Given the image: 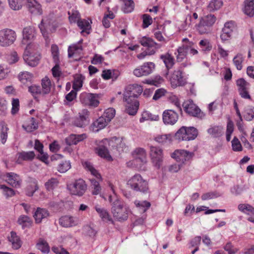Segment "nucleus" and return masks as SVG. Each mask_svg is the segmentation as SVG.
Instances as JSON below:
<instances>
[{"mask_svg":"<svg viewBox=\"0 0 254 254\" xmlns=\"http://www.w3.org/2000/svg\"><path fill=\"white\" fill-rule=\"evenodd\" d=\"M142 92V87L137 84H129L125 87L123 93V101L126 103V113L131 116L136 115L139 106L137 98Z\"/></svg>","mask_w":254,"mask_h":254,"instance_id":"1","label":"nucleus"},{"mask_svg":"<svg viewBox=\"0 0 254 254\" xmlns=\"http://www.w3.org/2000/svg\"><path fill=\"white\" fill-rule=\"evenodd\" d=\"M109 201L112 203V212L114 217L119 221L127 220L129 211V208L121 199L115 195H109Z\"/></svg>","mask_w":254,"mask_h":254,"instance_id":"2","label":"nucleus"},{"mask_svg":"<svg viewBox=\"0 0 254 254\" xmlns=\"http://www.w3.org/2000/svg\"><path fill=\"white\" fill-rule=\"evenodd\" d=\"M127 185L133 190L143 193L149 192L147 181L142 178L139 174H136L131 177L127 183Z\"/></svg>","mask_w":254,"mask_h":254,"instance_id":"3","label":"nucleus"},{"mask_svg":"<svg viewBox=\"0 0 254 254\" xmlns=\"http://www.w3.org/2000/svg\"><path fill=\"white\" fill-rule=\"evenodd\" d=\"M139 43L143 47L147 48V52H143L137 56L138 59L141 60L144 59L146 55H154L155 50L160 48L162 45L155 42L152 39L146 37H143L139 40Z\"/></svg>","mask_w":254,"mask_h":254,"instance_id":"4","label":"nucleus"},{"mask_svg":"<svg viewBox=\"0 0 254 254\" xmlns=\"http://www.w3.org/2000/svg\"><path fill=\"white\" fill-rule=\"evenodd\" d=\"M198 135L197 129L193 127H182L175 133V138L179 141L194 140Z\"/></svg>","mask_w":254,"mask_h":254,"instance_id":"5","label":"nucleus"},{"mask_svg":"<svg viewBox=\"0 0 254 254\" xmlns=\"http://www.w3.org/2000/svg\"><path fill=\"white\" fill-rule=\"evenodd\" d=\"M87 187L85 182L81 179L76 180L67 186V189L72 195L78 196H81L84 194Z\"/></svg>","mask_w":254,"mask_h":254,"instance_id":"6","label":"nucleus"},{"mask_svg":"<svg viewBox=\"0 0 254 254\" xmlns=\"http://www.w3.org/2000/svg\"><path fill=\"white\" fill-rule=\"evenodd\" d=\"M16 38V33L12 29L6 28L0 30V46L8 47L14 43Z\"/></svg>","mask_w":254,"mask_h":254,"instance_id":"7","label":"nucleus"},{"mask_svg":"<svg viewBox=\"0 0 254 254\" xmlns=\"http://www.w3.org/2000/svg\"><path fill=\"white\" fill-rule=\"evenodd\" d=\"M186 66V64L182 63L180 66L175 70L170 78L171 85L174 87L184 86L186 83V78L183 75V67Z\"/></svg>","mask_w":254,"mask_h":254,"instance_id":"8","label":"nucleus"},{"mask_svg":"<svg viewBox=\"0 0 254 254\" xmlns=\"http://www.w3.org/2000/svg\"><path fill=\"white\" fill-rule=\"evenodd\" d=\"M149 154L153 165L157 169H159L163 162V150L159 147L151 145L150 146Z\"/></svg>","mask_w":254,"mask_h":254,"instance_id":"9","label":"nucleus"},{"mask_svg":"<svg viewBox=\"0 0 254 254\" xmlns=\"http://www.w3.org/2000/svg\"><path fill=\"white\" fill-rule=\"evenodd\" d=\"M184 111L190 116L202 119L205 117V114L201 112L199 107L194 104L191 100L185 102L183 105Z\"/></svg>","mask_w":254,"mask_h":254,"instance_id":"10","label":"nucleus"},{"mask_svg":"<svg viewBox=\"0 0 254 254\" xmlns=\"http://www.w3.org/2000/svg\"><path fill=\"white\" fill-rule=\"evenodd\" d=\"M31 44H27L23 54V60L28 65L34 67L38 64L40 56L31 52Z\"/></svg>","mask_w":254,"mask_h":254,"instance_id":"11","label":"nucleus"},{"mask_svg":"<svg viewBox=\"0 0 254 254\" xmlns=\"http://www.w3.org/2000/svg\"><path fill=\"white\" fill-rule=\"evenodd\" d=\"M98 94L87 92H83L79 96V100L82 104L93 107L98 106Z\"/></svg>","mask_w":254,"mask_h":254,"instance_id":"12","label":"nucleus"},{"mask_svg":"<svg viewBox=\"0 0 254 254\" xmlns=\"http://www.w3.org/2000/svg\"><path fill=\"white\" fill-rule=\"evenodd\" d=\"M155 67V65L153 63H145L142 65L135 68L133 70V74L137 77L147 76L153 72Z\"/></svg>","mask_w":254,"mask_h":254,"instance_id":"13","label":"nucleus"},{"mask_svg":"<svg viewBox=\"0 0 254 254\" xmlns=\"http://www.w3.org/2000/svg\"><path fill=\"white\" fill-rule=\"evenodd\" d=\"M236 84L238 87V91L241 97L244 99H250L251 96L248 91L250 84L243 78L238 79L236 81Z\"/></svg>","mask_w":254,"mask_h":254,"instance_id":"14","label":"nucleus"},{"mask_svg":"<svg viewBox=\"0 0 254 254\" xmlns=\"http://www.w3.org/2000/svg\"><path fill=\"white\" fill-rule=\"evenodd\" d=\"M178 114L173 110H166L162 115L163 121L165 125H174L178 120Z\"/></svg>","mask_w":254,"mask_h":254,"instance_id":"15","label":"nucleus"},{"mask_svg":"<svg viewBox=\"0 0 254 254\" xmlns=\"http://www.w3.org/2000/svg\"><path fill=\"white\" fill-rule=\"evenodd\" d=\"M193 153L185 150H176L172 154L171 157L177 161H186L190 160Z\"/></svg>","mask_w":254,"mask_h":254,"instance_id":"16","label":"nucleus"},{"mask_svg":"<svg viewBox=\"0 0 254 254\" xmlns=\"http://www.w3.org/2000/svg\"><path fill=\"white\" fill-rule=\"evenodd\" d=\"M87 111H83L82 114L79 113V117L76 118L73 122L74 125L80 127H84L89 123V115Z\"/></svg>","mask_w":254,"mask_h":254,"instance_id":"17","label":"nucleus"},{"mask_svg":"<svg viewBox=\"0 0 254 254\" xmlns=\"http://www.w3.org/2000/svg\"><path fill=\"white\" fill-rule=\"evenodd\" d=\"M27 7L32 14L41 15L43 13L41 5L36 0H27Z\"/></svg>","mask_w":254,"mask_h":254,"instance_id":"18","label":"nucleus"},{"mask_svg":"<svg viewBox=\"0 0 254 254\" xmlns=\"http://www.w3.org/2000/svg\"><path fill=\"white\" fill-rule=\"evenodd\" d=\"M234 29L235 27L232 22H226L222 30V33L220 35L221 40L223 41L228 40L231 37Z\"/></svg>","mask_w":254,"mask_h":254,"instance_id":"19","label":"nucleus"},{"mask_svg":"<svg viewBox=\"0 0 254 254\" xmlns=\"http://www.w3.org/2000/svg\"><path fill=\"white\" fill-rule=\"evenodd\" d=\"M87 138L85 133L81 134H71L68 137L66 138L65 142L68 145H76L78 142L83 141Z\"/></svg>","mask_w":254,"mask_h":254,"instance_id":"20","label":"nucleus"},{"mask_svg":"<svg viewBox=\"0 0 254 254\" xmlns=\"http://www.w3.org/2000/svg\"><path fill=\"white\" fill-rule=\"evenodd\" d=\"M59 224L63 227H70L77 224L76 218L67 215L63 216L59 219Z\"/></svg>","mask_w":254,"mask_h":254,"instance_id":"21","label":"nucleus"},{"mask_svg":"<svg viewBox=\"0 0 254 254\" xmlns=\"http://www.w3.org/2000/svg\"><path fill=\"white\" fill-rule=\"evenodd\" d=\"M109 144L113 148L115 147V149H116L119 152L123 151L127 148L123 137L120 138L114 137L109 142Z\"/></svg>","mask_w":254,"mask_h":254,"instance_id":"22","label":"nucleus"},{"mask_svg":"<svg viewBox=\"0 0 254 254\" xmlns=\"http://www.w3.org/2000/svg\"><path fill=\"white\" fill-rule=\"evenodd\" d=\"M108 123L105 117L101 116L92 124L91 127L93 131L97 132L106 127Z\"/></svg>","mask_w":254,"mask_h":254,"instance_id":"23","label":"nucleus"},{"mask_svg":"<svg viewBox=\"0 0 254 254\" xmlns=\"http://www.w3.org/2000/svg\"><path fill=\"white\" fill-rule=\"evenodd\" d=\"M50 214L48 210L45 208L38 207L35 212L33 217L36 223H40L42 220L47 218Z\"/></svg>","mask_w":254,"mask_h":254,"instance_id":"24","label":"nucleus"},{"mask_svg":"<svg viewBox=\"0 0 254 254\" xmlns=\"http://www.w3.org/2000/svg\"><path fill=\"white\" fill-rule=\"evenodd\" d=\"M7 178L6 181L13 187L19 188L21 185V181L19 176L14 173H6L5 176Z\"/></svg>","mask_w":254,"mask_h":254,"instance_id":"25","label":"nucleus"},{"mask_svg":"<svg viewBox=\"0 0 254 254\" xmlns=\"http://www.w3.org/2000/svg\"><path fill=\"white\" fill-rule=\"evenodd\" d=\"M160 58L163 61L165 64L167 72L166 75L168 74V70L171 68L174 64V59L173 57L169 53H167L164 55H161Z\"/></svg>","mask_w":254,"mask_h":254,"instance_id":"26","label":"nucleus"},{"mask_svg":"<svg viewBox=\"0 0 254 254\" xmlns=\"http://www.w3.org/2000/svg\"><path fill=\"white\" fill-rule=\"evenodd\" d=\"M243 10L244 13L248 16H253L254 15V0H245Z\"/></svg>","mask_w":254,"mask_h":254,"instance_id":"27","label":"nucleus"},{"mask_svg":"<svg viewBox=\"0 0 254 254\" xmlns=\"http://www.w3.org/2000/svg\"><path fill=\"white\" fill-rule=\"evenodd\" d=\"M17 223L22 226V229L30 228L33 224V221L29 216L25 215H20L17 220Z\"/></svg>","mask_w":254,"mask_h":254,"instance_id":"28","label":"nucleus"},{"mask_svg":"<svg viewBox=\"0 0 254 254\" xmlns=\"http://www.w3.org/2000/svg\"><path fill=\"white\" fill-rule=\"evenodd\" d=\"M9 241L12 244V248L15 250L19 249L22 246V242L20 237L17 235L15 232H10V237L8 238Z\"/></svg>","mask_w":254,"mask_h":254,"instance_id":"29","label":"nucleus"},{"mask_svg":"<svg viewBox=\"0 0 254 254\" xmlns=\"http://www.w3.org/2000/svg\"><path fill=\"white\" fill-rule=\"evenodd\" d=\"M95 210L99 214L100 217L101 218L102 220L106 222H110L112 224L114 223V221L108 212L105 209L103 208H101L97 206H95Z\"/></svg>","mask_w":254,"mask_h":254,"instance_id":"30","label":"nucleus"},{"mask_svg":"<svg viewBox=\"0 0 254 254\" xmlns=\"http://www.w3.org/2000/svg\"><path fill=\"white\" fill-rule=\"evenodd\" d=\"M188 43L183 44L179 47L177 50L178 54L177 56V60L178 62H181L189 54Z\"/></svg>","mask_w":254,"mask_h":254,"instance_id":"31","label":"nucleus"},{"mask_svg":"<svg viewBox=\"0 0 254 254\" xmlns=\"http://www.w3.org/2000/svg\"><path fill=\"white\" fill-rule=\"evenodd\" d=\"M0 138L2 144H4L7 139L8 134L7 131L9 128L7 125L4 122H0Z\"/></svg>","mask_w":254,"mask_h":254,"instance_id":"32","label":"nucleus"},{"mask_svg":"<svg viewBox=\"0 0 254 254\" xmlns=\"http://www.w3.org/2000/svg\"><path fill=\"white\" fill-rule=\"evenodd\" d=\"M72 88L74 90H79L82 87L85 77L81 74H75L73 76Z\"/></svg>","mask_w":254,"mask_h":254,"instance_id":"33","label":"nucleus"},{"mask_svg":"<svg viewBox=\"0 0 254 254\" xmlns=\"http://www.w3.org/2000/svg\"><path fill=\"white\" fill-rule=\"evenodd\" d=\"M95 151L100 157L106 158L108 160H112L111 156L109 154L108 149L104 145H100L95 148Z\"/></svg>","mask_w":254,"mask_h":254,"instance_id":"34","label":"nucleus"},{"mask_svg":"<svg viewBox=\"0 0 254 254\" xmlns=\"http://www.w3.org/2000/svg\"><path fill=\"white\" fill-rule=\"evenodd\" d=\"M41 85L42 95H45L48 94L51 91V80L47 76H45L42 79Z\"/></svg>","mask_w":254,"mask_h":254,"instance_id":"35","label":"nucleus"},{"mask_svg":"<svg viewBox=\"0 0 254 254\" xmlns=\"http://www.w3.org/2000/svg\"><path fill=\"white\" fill-rule=\"evenodd\" d=\"M36 248L44 254H48L50 252V246L48 243L42 238L39 239L36 245Z\"/></svg>","mask_w":254,"mask_h":254,"instance_id":"36","label":"nucleus"},{"mask_svg":"<svg viewBox=\"0 0 254 254\" xmlns=\"http://www.w3.org/2000/svg\"><path fill=\"white\" fill-rule=\"evenodd\" d=\"M18 161H32L35 157V154L33 151H22L18 153Z\"/></svg>","mask_w":254,"mask_h":254,"instance_id":"37","label":"nucleus"},{"mask_svg":"<svg viewBox=\"0 0 254 254\" xmlns=\"http://www.w3.org/2000/svg\"><path fill=\"white\" fill-rule=\"evenodd\" d=\"M22 127L27 132H30L37 129L38 127V125L36 122V119L33 117H31L29 119V124L27 125H23Z\"/></svg>","mask_w":254,"mask_h":254,"instance_id":"38","label":"nucleus"},{"mask_svg":"<svg viewBox=\"0 0 254 254\" xmlns=\"http://www.w3.org/2000/svg\"><path fill=\"white\" fill-rule=\"evenodd\" d=\"M159 120V117L158 115H152L151 113L148 111H144L143 112L141 115V117L139 119L140 123H143L145 121L151 120V121H158Z\"/></svg>","mask_w":254,"mask_h":254,"instance_id":"39","label":"nucleus"},{"mask_svg":"<svg viewBox=\"0 0 254 254\" xmlns=\"http://www.w3.org/2000/svg\"><path fill=\"white\" fill-rule=\"evenodd\" d=\"M71 168V163L69 160H63L58 165L57 169L59 172L64 173Z\"/></svg>","mask_w":254,"mask_h":254,"instance_id":"40","label":"nucleus"},{"mask_svg":"<svg viewBox=\"0 0 254 254\" xmlns=\"http://www.w3.org/2000/svg\"><path fill=\"white\" fill-rule=\"evenodd\" d=\"M77 26L82 30L81 33L85 32L86 34L90 33L91 25L88 21L85 19H79L77 22Z\"/></svg>","mask_w":254,"mask_h":254,"instance_id":"41","label":"nucleus"},{"mask_svg":"<svg viewBox=\"0 0 254 254\" xmlns=\"http://www.w3.org/2000/svg\"><path fill=\"white\" fill-rule=\"evenodd\" d=\"M59 184V181L57 178H51L45 184L47 190L50 191L56 188Z\"/></svg>","mask_w":254,"mask_h":254,"instance_id":"42","label":"nucleus"},{"mask_svg":"<svg viewBox=\"0 0 254 254\" xmlns=\"http://www.w3.org/2000/svg\"><path fill=\"white\" fill-rule=\"evenodd\" d=\"M197 30L200 34H204L210 33L212 28L200 20L199 23L197 25Z\"/></svg>","mask_w":254,"mask_h":254,"instance_id":"43","label":"nucleus"},{"mask_svg":"<svg viewBox=\"0 0 254 254\" xmlns=\"http://www.w3.org/2000/svg\"><path fill=\"white\" fill-rule=\"evenodd\" d=\"M34 36V30L32 27H25L23 30V42L25 40H31Z\"/></svg>","mask_w":254,"mask_h":254,"instance_id":"44","label":"nucleus"},{"mask_svg":"<svg viewBox=\"0 0 254 254\" xmlns=\"http://www.w3.org/2000/svg\"><path fill=\"white\" fill-rule=\"evenodd\" d=\"M124 5L122 10L125 13L132 12L134 8V3L132 0H123Z\"/></svg>","mask_w":254,"mask_h":254,"instance_id":"45","label":"nucleus"},{"mask_svg":"<svg viewBox=\"0 0 254 254\" xmlns=\"http://www.w3.org/2000/svg\"><path fill=\"white\" fill-rule=\"evenodd\" d=\"M207 132L214 137H219L223 134V127L220 126H215L208 129Z\"/></svg>","mask_w":254,"mask_h":254,"instance_id":"46","label":"nucleus"},{"mask_svg":"<svg viewBox=\"0 0 254 254\" xmlns=\"http://www.w3.org/2000/svg\"><path fill=\"white\" fill-rule=\"evenodd\" d=\"M34 185H29L25 189V194L27 196H32L34 192L39 189L38 182L36 180L33 182Z\"/></svg>","mask_w":254,"mask_h":254,"instance_id":"47","label":"nucleus"},{"mask_svg":"<svg viewBox=\"0 0 254 254\" xmlns=\"http://www.w3.org/2000/svg\"><path fill=\"white\" fill-rule=\"evenodd\" d=\"M154 140L161 144L170 143L171 141V135L170 134L158 135L155 137Z\"/></svg>","mask_w":254,"mask_h":254,"instance_id":"48","label":"nucleus"},{"mask_svg":"<svg viewBox=\"0 0 254 254\" xmlns=\"http://www.w3.org/2000/svg\"><path fill=\"white\" fill-rule=\"evenodd\" d=\"M25 0H8L9 7L14 10L20 9Z\"/></svg>","mask_w":254,"mask_h":254,"instance_id":"49","label":"nucleus"},{"mask_svg":"<svg viewBox=\"0 0 254 254\" xmlns=\"http://www.w3.org/2000/svg\"><path fill=\"white\" fill-rule=\"evenodd\" d=\"M32 78V74L27 71L22 72L18 75L19 80L23 84L31 83Z\"/></svg>","mask_w":254,"mask_h":254,"instance_id":"50","label":"nucleus"},{"mask_svg":"<svg viewBox=\"0 0 254 254\" xmlns=\"http://www.w3.org/2000/svg\"><path fill=\"white\" fill-rule=\"evenodd\" d=\"M84 166L87 170L90 171L91 174L93 176H95L97 179H101V175L99 173L98 171L94 168L90 162H85L84 164Z\"/></svg>","mask_w":254,"mask_h":254,"instance_id":"51","label":"nucleus"},{"mask_svg":"<svg viewBox=\"0 0 254 254\" xmlns=\"http://www.w3.org/2000/svg\"><path fill=\"white\" fill-rule=\"evenodd\" d=\"M244 118L247 121H251L254 119V107H249L245 109Z\"/></svg>","mask_w":254,"mask_h":254,"instance_id":"52","label":"nucleus"},{"mask_svg":"<svg viewBox=\"0 0 254 254\" xmlns=\"http://www.w3.org/2000/svg\"><path fill=\"white\" fill-rule=\"evenodd\" d=\"M200 20L212 28L216 20V17L214 15L210 14L201 17Z\"/></svg>","mask_w":254,"mask_h":254,"instance_id":"53","label":"nucleus"},{"mask_svg":"<svg viewBox=\"0 0 254 254\" xmlns=\"http://www.w3.org/2000/svg\"><path fill=\"white\" fill-rule=\"evenodd\" d=\"M223 5V2L221 0H213L209 3L208 8L209 11H213L219 9Z\"/></svg>","mask_w":254,"mask_h":254,"instance_id":"54","label":"nucleus"},{"mask_svg":"<svg viewBox=\"0 0 254 254\" xmlns=\"http://www.w3.org/2000/svg\"><path fill=\"white\" fill-rule=\"evenodd\" d=\"M240 211L248 214H254V208L248 204H240L238 205Z\"/></svg>","mask_w":254,"mask_h":254,"instance_id":"55","label":"nucleus"},{"mask_svg":"<svg viewBox=\"0 0 254 254\" xmlns=\"http://www.w3.org/2000/svg\"><path fill=\"white\" fill-rule=\"evenodd\" d=\"M90 181L91 184V187L93 189L92 193L93 195H97L99 194L101 190V188L99 182L94 179H91Z\"/></svg>","mask_w":254,"mask_h":254,"instance_id":"56","label":"nucleus"},{"mask_svg":"<svg viewBox=\"0 0 254 254\" xmlns=\"http://www.w3.org/2000/svg\"><path fill=\"white\" fill-rule=\"evenodd\" d=\"M28 91L35 98V96L38 94H42V89L40 86L35 84L28 85Z\"/></svg>","mask_w":254,"mask_h":254,"instance_id":"57","label":"nucleus"},{"mask_svg":"<svg viewBox=\"0 0 254 254\" xmlns=\"http://www.w3.org/2000/svg\"><path fill=\"white\" fill-rule=\"evenodd\" d=\"M233 63L238 70H241L242 68V63L243 61V57L242 54H238L233 58Z\"/></svg>","mask_w":254,"mask_h":254,"instance_id":"58","label":"nucleus"},{"mask_svg":"<svg viewBox=\"0 0 254 254\" xmlns=\"http://www.w3.org/2000/svg\"><path fill=\"white\" fill-rule=\"evenodd\" d=\"M0 189L3 190L4 195L6 197H11L15 194V191L12 189L4 185H0Z\"/></svg>","mask_w":254,"mask_h":254,"instance_id":"59","label":"nucleus"},{"mask_svg":"<svg viewBox=\"0 0 254 254\" xmlns=\"http://www.w3.org/2000/svg\"><path fill=\"white\" fill-rule=\"evenodd\" d=\"M115 110L112 108H110L105 111L103 117H105L106 118V120L108 122H110L111 120L115 117Z\"/></svg>","mask_w":254,"mask_h":254,"instance_id":"60","label":"nucleus"},{"mask_svg":"<svg viewBox=\"0 0 254 254\" xmlns=\"http://www.w3.org/2000/svg\"><path fill=\"white\" fill-rule=\"evenodd\" d=\"M143 23L142 27L143 29L147 28L152 23V18L150 15L144 14L142 15Z\"/></svg>","mask_w":254,"mask_h":254,"instance_id":"61","label":"nucleus"},{"mask_svg":"<svg viewBox=\"0 0 254 254\" xmlns=\"http://www.w3.org/2000/svg\"><path fill=\"white\" fill-rule=\"evenodd\" d=\"M220 195L221 194L216 191H210L203 194L201 196V199L203 200H205L207 199H212L213 198H216L220 196Z\"/></svg>","mask_w":254,"mask_h":254,"instance_id":"62","label":"nucleus"},{"mask_svg":"<svg viewBox=\"0 0 254 254\" xmlns=\"http://www.w3.org/2000/svg\"><path fill=\"white\" fill-rule=\"evenodd\" d=\"M82 48L81 46H78L76 44H73L69 46L68 48V57L69 58L72 57L75 52L79 50H82Z\"/></svg>","mask_w":254,"mask_h":254,"instance_id":"63","label":"nucleus"},{"mask_svg":"<svg viewBox=\"0 0 254 254\" xmlns=\"http://www.w3.org/2000/svg\"><path fill=\"white\" fill-rule=\"evenodd\" d=\"M232 146L235 151H241L243 149L242 145L236 136H235L232 141Z\"/></svg>","mask_w":254,"mask_h":254,"instance_id":"64","label":"nucleus"}]
</instances>
